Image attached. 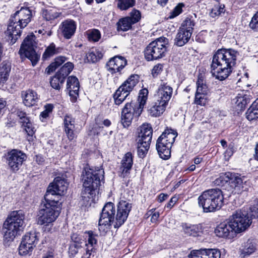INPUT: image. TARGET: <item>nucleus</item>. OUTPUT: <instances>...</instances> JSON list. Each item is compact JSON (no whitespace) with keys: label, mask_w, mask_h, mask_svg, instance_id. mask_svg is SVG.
<instances>
[{"label":"nucleus","mask_w":258,"mask_h":258,"mask_svg":"<svg viewBox=\"0 0 258 258\" xmlns=\"http://www.w3.org/2000/svg\"><path fill=\"white\" fill-rule=\"evenodd\" d=\"M54 108V106L51 104H47L44 106V110L40 113V118L42 120V119H45L49 116V115Z\"/></svg>","instance_id":"nucleus-53"},{"label":"nucleus","mask_w":258,"mask_h":258,"mask_svg":"<svg viewBox=\"0 0 258 258\" xmlns=\"http://www.w3.org/2000/svg\"><path fill=\"white\" fill-rule=\"evenodd\" d=\"M22 126L27 135L32 137L35 133V128L30 120L26 121V123H22Z\"/></svg>","instance_id":"nucleus-51"},{"label":"nucleus","mask_w":258,"mask_h":258,"mask_svg":"<svg viewBox=\"0 0 258 258\" xmlns=\"http://www.w3.org/2000/svg\"><path fill=\"white\" fill-rule=\"evenodd\" d=\"M25 214L22 210L12 212L3 224L5 241H12L24 228Z\"/></svg>","instance_id":"nucleus-6"},{"label":"nucleus","mask_w":258,"mask_h":258,"mask_svg":"<svg viewBox=\"0 0 258 258\" xmlns=\"http://www.w3.org/2000/svg\"><path fill=\"white\" fill-rule=\"evenodd\" d=\"M97 235L92 231H86L83 237L86 242V255L87 258H92L94 256L95 249L94 245L97 244Z\"/></svg>","instance_id":"nucleus-20"},{"label":"nucleus","mask_w":258,"mask_h":258,"mask_svg":"<svg viewBox=\"0 0 258 258\" xmlns=\"http://www.w3.org/2000/svg\"><path fill=\"white\" fill-rule=\"evenodd\" d=\"M77 28L76 22L72 20H66L59 26V30L64 38L70 39L75 34Z\"/></svg>","instance_id":"nucleus-24"},{"label":"nucleus","mask_w":258,"mask_h":258,"mask_svg":"<svg viewBox=\"0 0 258 258\" xmlns=\"http://www.w3.org/2000/svg\"><path fill=\"white\" fill-rule=\"evenodd\" d=\"M74 67V64L72 62H67L60 69L57 73L66 79L72 71Z\"/></svg>","instance_id":"nucleus-41"},{"label":"nucleus","mask_w":258,"mask_h":258,"mask_svg":"<svg viewBox=\"0 0 258 258\" xmlns=\"http://www.w3.org/2000/svg\"><path fill=\"white\" fill-rule=\"evenodd\" d=\"M185 7V5L183 3H180L176 6L173 10L170 12L168 17L169 19H173L178 16L183 12L182 8Z\"/></svg>","instance_id":"nucleus-48"},{"label":"nucleus","mask_w":258,"mask_h":258,"mask_svg":"<svg viewBox=\"0 0 258 258\" xmlns=\"http://www.w3.org/2000/svg\"><path fill=\"white\" fill-rule=\"evenodd\" d=\"M79 88L80 84L78 78L73 76L69 77L67 82V89L72 102L77 101L79 97Z\"/></svg>","instance_id":"nucleus-19"},{"label":"nucleus","mask_w":258,"mask_h":258,"mask_svg":"<svg viewBox=\"0 0 258 258\" xmlns=\"http://www.w3.org/2000/svg\"><path fill=\"white\" fill-rule=\"evenodd\" d=\"M85 171L83 178L84 189L82 191V197L83 204L87 207L95 202L97 189L103 178L104 171L101 169L94 170L91 168L85 169Z\"/></svg>","instance_id":"nucleus-3"},{"label":"nucleus","mask_w":258,"mask_h":258,"mask_svg":"<svg viewBox=\"0 0 258 258\" xmlns=\"http://www.w3.org/2000/svg\"><path fill=\"white\" fill-rule=\"evenodd\" d=\"M135 0H117L118 9L121 11L126 10L135 5Z\"/></svg>","instance_id":"nucleus-44"},{"label":"nucleus","mask_w":258,"mask_h":258,"mask_svg":"<svg viewBox=\"0 0 258 258\" xmlns=\"http://www.w3.org/2000/svg\"><path fill=\"white\" fill-rule=\"evenodd\" d=\"M127 64L126 59L121 56L116 55L111 58L106 64L107 70L111 74L120 73Z\"/></svg>","instance_id":"nucleus-18"},{"label":"nucleus","mask_w":258,"mask_h":258,"mask_svg":"<svg viewBox=\"0 0 258 258\" xmlns=\"http://www.w3.org/2000/svg\"><path fill=\"white\" fill-rule=\"evenodd\" d=\"M251 217L258 218V200L254 201L253 204L249 208Z\"/></svg>","instance_id":"nucleus-56"},{"label":"nucleus","mask_w":258,"mask_h":258,"mask_svg":"<svg viewBox=\"0 0 258 258\" xmlns=\"http://www.w3.org/2000/svg\"><path fill=\"white\" fill-rule=\"evenodd\" d=\"M139 76L132 75L125 81L113 94L114 103L121 104L139 82Z\"/></svg>","instance_id":"nucleus-9"},{"label":"nucleus","mask_w":258,"mask_h":258,"mask_svg":"<svg viewBox=\"0 0 258 258\" xmlns=\"http://www.w3.org/2000/svg\"><path fill=\"white\" fill-rule=\"evenodd\" d=\"M182 227L184 234L188 236H199L203 232V228L201 224L192 225L183 223L182 224Z\"/></svg>","instance_id":"nucleus-33"},{"label":"nucleus","mask_w":258,"mask_h":258,"mask_svg":"<svg viewBox=\"0 0 258 258\" xmlns=\"http://www.w3.org/2000/svg\"><path fill=\"white\" fill-rule=\"evenodd\" d=\"M86 33L88 39L90 41L98 42L101 38V33L98 29H90L88 30Z\"/></svg>","instance_id":"nucleus-47"},{"label":"nucleus","mask_w":258,"mask_h":258,"mask_svg":"<svg viewBox=\"0 0 258 258\" xmlns=\"http://www.w3.org/2000/svg\"><path fill=\"white\" fill-rule=\"evenodd\" d=\"M224 197L219 188H212L203 191L198 198V204L206 213L220 210L224 205Z\"/></svg>","instance_id":"nucleus-7"},{"label":"nucleus","mask_w":258,"mask_h":258,"mask_svg":"<svg viewBox=\"0 0 258 258\" xmlns=\"http://www.w3.org/2000/svg\"><path fill=\"white\" fill-rule=\"evenodd\" d=\"M177 136V133L175 131L171 128H167L158 138V139L172 145Z\"/></svg>","instance_id":"nucleus-35"},{"label":"nucleus","mask_w":258,"mask_h":258,"mask_svg":"<svg viewBox=\"0 0 258 258\" xmlns=\"http://www.w3.org/2000/svg\"><path fill=\"white\" fill-rule=\"evenodd\" d=\"M173 92L172 88L167 83L162 82L159 86L155 98L168 104Z\"/></svg>","instance_id":"nucleus-23"},{"label":"nucleus","mask_w":258,"mask_h":258,"mask_svg":"<svg viewBox=\"0 0 258 258\" xmlns=\"http://www.w3.org/2000/svg\"><path fill=\"white\" fill-rule=\"evenodd\" d=\"M256 250V244L252 239H248L241 244L239 249L240 254L242 257H247Z\"/></svg>","instance_id":"nucleus-32"},{"label":"nucleus","mask_w":258,"mask_h":258,"mask_svg":"<svg viewBox=\"0 0 258 258\" xmlns=\"http://www.w3.org/2000/svg\"><path fill=\"white\" fill-rule=\"evenodd\" d=\"M227 175L230 176L229 182L230 187L233 189L232 192L238 194L244 190L243 179L240 175L228 172Z\"/></svg>","instance_id":"nucleus-26"},{"label":"nucleus","mask_w":258,"mask_h":258,"mask_svg":"<svg viewBox=\"0 0 258 258\" xmlns=\"http://www.w3.org/2000/svg\"><path fill=\"white\" fill-rule=\"evenodd\" d=\"M153 135V130L151 124H143L139 129L136 142L151 144Z\"/></svg>","instance_id":"nucleus-22"},{"label":"nucleus","mask_w":258,"mask_h":258,"mask_svg":"<svg viewBox=\"0 0 258 258\" xmlns=\"http://www.w3.org/2000/svg\"><path fill=\"white\" fill-rule=\"evenodd\" d=\"M35 160L36 162L39 164H42L44 162V158L40 155L36 156Z\"/></svg>","instance_id":"nucleus-64"},{"label":"nucleus","mask_w":258,"mask_h":258,"mask_svg":"<svg viewBox=\"0 0 258 258\" xmlns=\"http://www.w3.org/2000/svg\"><path fill=\"white\" fill-rule=\"evenodd\" d=\"M246 117L249 120H252L258 118V108L253 103L246 112Z\"/></svg>","instance_id":"nucleus-46"},{"label":"nucleus","mask_w":258,"mask_h":258,"mask_svg":"<svg viewBox=\"0 0 258 258\" xmlns=\"http://www.w3.org/2000/svg\"><path fill=\"white\" fill-rule=\"evenodd\" d=\"M177 200H178L177 198L175 197L171 198L165 207L167 208L170 209L171 208L173 207V206L174 205V204L177 202Z\"/></svg>","instance_id":"nucleus-60"},{"label":"nucleus","mask_w":258,"mask_h":258,"mask_svg":"<svg viewBox=\"0 0 258 258\" xmlns=\"http://www.w3.org/2000/svg\"><path fill=\"white\" fill-rule=\"evenodd\" d=\"M236 59V52L234 50L218 49L213 56L211 73L216 79L225 80L231 73Z\"/></svg>","instance_id":"nucleus-2"},{"label":"nucleus","mask_w":258,"mask_h":258,"mask_svg":"<svg viewBox=\"0 0 258 258\" xmlns=\"http://www.w3.org/2000/svg\"><path fill=\"white\" fill-rule=\"evenodd\" d=\"M67 58L64 56H58L54 60V61L52 62L47 68L46 69V72L49 74L51 73L54 72L57 68L61 65L67 60Z\"/></svg>","instance_id":"nucleus-37"},{"label":"nucleus","mask_w":258,"mask_h":258,"mask_svg":"<svg viewBox=\"0 0 258 258\" xmlns=\"http://www.w3.org/2000/svg\"><path fill=\"white\" fill-rule=\"evenodd\" d=\"M188 257L189 258H220L221 252L218 249H201L191 251Z\"/></svg>","instance_id":"nucleus-21"},{"label":"nucleus","mask_w":258,"mask_h":258,"mask_svg":"<svg viewBox=\"0 0 258 258\" xmlns=\"http://www.w3.org/2000/svg\"><path fill=\"white\" fill-rule=\"evenodd\" d=\"M229 176L227 175V172L221 174L220 176L214 181V184L218 186H223L225 183L229 181Z\"/></svg>","instance_id":"nucleus-49"},{"label":"nucleus","mask_w":258,"mask_h":258,"mask_svg":"<svg viewBox=\"0 0 258 258\" xmlns=\"http://www.w3.org/2000/svg\"><path fill=\"white\" fill-rule=\"evenodd\" d=\"M215 234L219 237H233L235 234L228 220L220 223L215 229Z\"/></svg>","instance_id":"nucleus-25"},{"label":"nucleus","mask_w":258,"mask_h":258,"mask_svg":"<svg viewBox=\"0 0 258 258\" xmlns=\"http://www.w3.org/2000/svg\"><path fill=\"white\" fill-rule=\"evenodd\" d=\"M104 50L102 47L93 48L86 54L88 62L95 63L103 57Z\"/></svg>","instance_id":"nucleus-34"},{"label":"nucleus","mask_w":258,"mask_h":258,"mask_svg":"<svg viewBox=\"0 0 258 258\" xmlns=\"http://www.w3.org/2000/svg\"><path fill=\"white\" fill-rule=\"evenodd\" d=\"M64 131L68 138L73 140L75 137L74 133L75 119L69 115H66L63 119Z\"/></svg>","instance_id":"nucleus-31"},{"label":"nucleus","mask_w":258,"mask_h":258,"mask_svg":"<svg viewBox=\"0 0 258 258\" xmlns=\"http://www.w3.org/2000/svg\"><path fill=\"white\" fill-rule=\"evenodd\" d=\"M234 152V146L233 145H229L228 149L225 152V156L231 157Z\"/></svg>","instance_id":"nucleus-61"},{"label":"nucleus","mask_w":258,"mask_h":258,"mask_svg":"<svg viewBox=\"0 0 258 258\" xmlns=\"http://www.w3.org/2000/svg\"><path fill=\"white\" fill-rule=\"evenodd\" d=\"M21 97L24 104L28 107L36 105L39 100L36 92L31 89L23 91L21 92Z\"/></svg>","instance_id":"nucleus-27"},{"label":"nucleus","mask_w":258,"mask_h":258,"mask_svg":"<svg viewBox=\"0 0 258 258\" xmlns=\"http://www.w3.org/2000/svg\"><path fill=\"white\" fill-rule=\"evenodd\" d=\"M172 145L167 142L157 139L156 148L160 157L163 159H168L170 157Z\"/></svg>","instance_id":"nucleus-29"},{"label":"nucleus","mask_w":258,"mask_h":258,"mask_svg":"<svg viewBox=\"0 0 258 258\" xmlns=\"http://www.w3.org/2000/svg\"><path fill=\"white\" fill-rule=\"evenodd\" d=\"M127 17L130 18V20L134 24L140 20L141 18V14L139 10L134 9L130 13V16Z\"/></svg>","instance_id":"nucleus-52"},{"label":"nucleus","mask_w":258,"mask_h":258,"mask_svg":"<svg viewBox=\"0 0 258 258\" xmlns=\"http://www.w3.org/2000/svg\"><path fill=\"white\" fill-rule=\"evenodd\" d=\"M38 233L35 231L27 232L23 236L18 250L20 255H30L39 241Z\"/></svg>","instance_id":"nucleus-11"},{"label":"nucleus","mask_w":258,"mask_h":258,"mask_svg":"<svg viewBox=\"0 0 258 258\" xmlns=\"http://www.w3.org/2000/svg\"><path fill=\"white\" fill-rule=\"evenodd\" d=\"M60 13L55 8H50L45 10L43 12V17L47 21L54 20L59 17Z\"/></svg>","instance_id":"nucleus-42"},{"label":"nucleus","mask_w":258,"mask_h":258,"mask_svg":"<svg viewBox=\"0 0 258 258\" xmlns=\"http://www.w3.org/2000/svg\"><path fill=\"white\" fill-rule=\"evenodd\" d=\"M68 183L60 177L54 178L50 184L42 201L37 215V224L43 225L44 230L49 231L53 223L59 216L61 209L60 196L67 191Z\"/></svg>","instance_id":"nucleus-1"},{"label":"nucleus","mask_w":258,"mask_h":258,"mask_svg":"<svg viewBox=\"0 0 258 258\" xmlns=\"http://www.w3.org/2000/svg\"><path fill=\"white\" fill-rule=\"evenodd\" d=\"M148 90H140L137 101L125 103L121 112L120 122L124 127H128L134 120H137L141 114L148 99Z\"/></svg>","instance_id":"nucleus-4"},{"label":"nucleus","mask_w":258,"mask_h":258,"mask_svg":"<svg viewBox=\"0 0 258 258\" xmlns=\"http://www.w3.org/2000/svg\"><path fill=\"white\" fill-rule=\"evenodd\" d=\"M225 11V6L223 4H218L214 6L210 12L211 17L215 18L219 16L221 14L224 13Z\"/></svg>","instance_id":"nucleus-45"},{"label":"nucleus","mask_w":258,"mask_h":258,"mask_svg":"<svg viewBox=\"0 0 258 258\" xmlns=\"http://www.w3.org/2000/svg\"><path fill=\"white\" fill-rule=\"evenodd\" d=\"M228 220L235 234L244 231L251 223L247 212L241 210L234 212Z\"/></svg>","instance_id":"nucleus-10"},{"label":"nucleus","mask_w":258,"mask_h":258,"mask_svg":"<svg viewBox=\"0 0 258 258\" xmlns=\"http://www.w3.org/2000/svg\"><path fill=\"white\" fill-rule=\"evenodd\" d=\"M11 65L8 62H3L0 67V84H3L7 81L11 71Z\"/></svg>","instance_id":"nucleus-38"},{"label":"nucleus","mask_w":258,"mask_h":258,"mask_svg":"<svg viewBox=\"0 0 258 258\" xmlns=\"http://www.w3.org/2000/svg\"><path fill=\"white\" fill-rule=\"evenodd\" d=\"M69 253L72 256H74L78 252V246L77 244L71 245L69 248Z\"/></svg>","instance_id":"nucleus-59"},{"label":"nucleus","mask_w":258,"mask_h":258,"mask_svg":"<svg viewBox=\"0 0 258 258\" xmlns=\"http://www.w3.org/2000/svg\"><path fill=\"white\" fill-rule=\"evenodd\" d=\"M133 24L130 20V18L126 17L120 19L117 22V29L118 30L126 31L130 29Z\"/></svg>","instance_id":"nucleus-39"},{"label":"nucleus","mask_w":258,"mask_h":258,"mask_svg":"<svg viewBox=\"0 0 258 258\" xmlns=\"http://www.w3.org/2000/svg\"><path fill=\"white\" fill-rule=\"evenodd\" d=\"M115 209L113 203L108 202L105 205L100 214L98 228L100 231L105 232L113 222Z\"/></svg>","instance_id":"nucleus-14"},{"label":"nucleus","mask_w":258,"mask_h":258,"mask_svg":"<svg viewBox=\"0 0 258 258\" xmlns=\"http://www.w3.org/2000/svg\"><path fill=\"white\" fill-rule=\"evenodd\" d=\"M132 205L126 201L121 200L117 206V214L115 217V228H118L126 221L131 210Z\"/></svg>","instance_id":"nucleus-17"},{"label":"nucleus","mask_w":258,"mask_h":258,"mask_svg":"<svg viewBox=\"0 0 258 258\" xmlns=\"http://www.w3.org/2000/svg\"><path fill=\"white\" fill-rule=\"evenodd\" d=\"M197 92L196 94L207 95L208 93V88L206 84L203 83V81L199 79L197 82Z\"/></svg>","instance_id":"nucleus-50"},{"label":"nucleus","mask_w":258,"mask_h":258,"mask_svg":"<svg viewBox=\"0 0 258 258\" xmlns=\"http://www.w3.org/2000/svg\"><path fill=\"white\" fill-rule=\"evenodd\" d=\"M64 81L65 79L56 73L51 78L50 83L53 88L56 90H59Z\"/></svg>","instance_id":"nucleus-40"},{"label":"nucleus","mask_w":258,"mask_h":258,"mask_svg":"<svg viewBox=\"0 0 258 258\" xmlns=\"http://www.w3.org/2000/svg\"><path fill=\"white\" fill-rule=\"evenodd\" d=\"M32 17L31 7H21L11 16L8 26L6 34L15 43L20 36L22 29L26 27L30 22Z\"/></svg>","instance_id":"nucleus-5"},{"label":"nucleus","mask_w":258,"mask_h":258,"mask_svg":"<svg viewBox=\"0 0 258 258\" xmlns=\"http://www.w3.org/2000/svg\"><path fill=\"white\" fill-rule=\"evenodd\" d=\"M195 23L190 19L186 18L182 23L174 39V44L182 46L189 40L193 32Z\"/></svg>","instance_id":"nucleus-13"},{"label":"nucleus","mask_w":258,"mask_h":258,"mask_svg":"<svg viewBox=\"0 0 258 258\" xmlns=\"http://www.w3.org/2000/svg\"><path fill=\"white\" fill-rule=\"evenodd\" d=\"M167 104H168L155 98V102L148 109V112L152 116H160L165 111Z\"/></svg>","instance_id":"nucleus-30"},{"label":"nucleus","mask_w":258,"mask_h":258,"mask_svg":"<svg viewBox=\"0 0 258 258\" xmlns=\"http://www.w3.org/2000/svg\"><path fill=\"white\" fill-rule=\"evenodd\" d=\"M27 159L25 153L17 149H13L7 154V161L11 169L14 172L18 171Z\"/></svg>","instance_id":"nucleus-16"},{"label":"nucleus","mask_w":258,"mask_h":258,"mask_svg":"<svg viewBox=\"0 0 258 258\" xmlns=\"http://www.w3.org/2000/svg\"><path fill=\"white\" fill-rule=\"evenodd\" d=\"M249 26L254 31H258V15L256 13L251 18Z\"/></svg>","instance_id":"nucleus-55"},{"label":"nucleus","mask_w":258,"mask_h":258,"mask_svg":"<svg viewBox=\"0 0 258 258\" xmlns=\"http://www.w3.org/2000/svg\"><path fill=\"white\" fill-rule=\"evenodd\" d=\"M163 69V66L161 64H158L154 66L153 69H152V75L153 76H156L158 75Z\"/></svg>","instance_id":"nucleus-58"},{"label":"nucleus","mask_w":258,"mask_h":258,"mask_svg":"<svg viewBox=\"0 0 258 258\" xmlns=\"http://www.w3.org/2000/svg\"><path fill=\"white\" fill-rule=\"evenodd\" d=\"M133 154L128 152L122 158L120 167L121 171L120 176L124 178L130 174V171L132 169L133 164Z\"/></svg>","instance_id":"nucleus-28"},{"label":"nucleus","mask_w":258,"mask_h":258,"mask_svg":"<svg viewBox=\"0 0 258 258\" xmlns=\"http://www.w3.org/2000/svg\"><path fill=\"white\" fill-rule=\"evenodd\" d=\"M168 197V196L167 194H161L158 196V201L159 203H161L166 200Z\"/></svg>","instance_id":"nucleus-63"},{"label":"nucleus","mask_w":258,"mask_h":258,"mask_svg":"<svg viewBox=\"0 0 258 258\" xmlns=\"http://www.w3.org/2000/svg\"><path fill=\"white\" fill-rule=\"evenodd\" d=\"M62 50V48L56 47L55 44L52 42L46 48L42 55V59L46 60L55 54L61 53Z\"/></svg>","instance_id":"nucleus-36"},{"label":"nucleus","mask_w":258,"mask_h":258,"mask_svg":"<svg viewBox=\"0 0 258 258\" xmlns=\"http://www.w3.org/2000/svg\"><path fill=\"white\" fill-rule=\"evenodd\" d=\"M138 155L140 158H144L148 152L150 144L145 143L137 142Z\"/></svg>","instance_id":"nucleus-43"},{"label":"nucleus","mask_w":258,"mask_h":258,"mask_svg":"<svg viewBox=\"0 0 258 258\" xmlns=\"http://www.w3.org/2000/svg\"><path fill=\"white\" fill-rule=\"evenodd\" d=\"M168 39L160 37L150 42L144 51L145 58L148 61L156 60L165 56Z\"/></svg>","instance_id":"nucleus-8"},{"label":"nucleus","mask_w":258,"mask_h":258,"mask_svg":"<svg viewBox=\"0 0 258 258\" xmlns=\"http://www.w3.org/2000/svg\"><path fill=\"white\" fill-rule=\"evenodd\" d=\"M36 45L35 36L33 34H31L28 35L24 40L19 50L20 54H24L30 59L33 66L36 64L40 58V55L37 54L34 50Z\"/></svg>","instance_id":"nucleus-12"},{"label":"nucleus","mask_w":258,"mask_h":258,"mask_svg":"<svg viewBox=\"0 0 258 258\" xmlns=\"http://www.w3.org/2000/svg\"><path fill=\"white\" fill-rule=\"evenodd\" d=\"M159 212H154L152 215V216L151 218V221L152 223H155L157 221L158 219L159 218Z\"/></svg>","instance_id":"nucleus-62"},{"label":"nucleus","mask_w":258,"mask_h":258,"mask_svg":"<svg viewBox=\"0 0 258 258\" xmlns=\"http://www.w3.org/2000/svg\"><path fill=\"white\" fill-rule=\"evenodd\" d=\"M18 116L20 118V122L22 123H26V121L29 120V119L26 116L25 112L22 111H18L17 113Z\"/></svg>","instance_id":"nucleus-57"},{"label":"nucleus","mask_w":258,"mask_h":258,"mask_svg":"<svg viewBox=\"0 0 258 258\" xmlns=\"http://www.w3.org/2000/svg\"><path fill=\"white\" fill-rule=\"evenodd\" d=\"M244 76L245 77L243 78L242 80L239 79L237 83V86L241 87L242 90L237 94L234 99L235 104L240 110H242L243 108H245L246 104L250 102L251 98L250 92L245 90V88H248L250 85L246 83L241 84L242 81H247L248 80L247 74H245Z\"/></svg>","instance_id":"nucleus-15"},{"label":"nucleus","mask_w":258,"mask_h":258,"mask_svg":"<svg viewBox=\"0 0 258 258\" xmlns=\"http://www.w3.org/2000/svg\"><path fill=\"white\" fill-rule=\"evenodd\" d=\"M206 95L195 94V103L197 105H204L206 103Z\"/></svg>","instance_id":"nucleus-54"}]
</instances>
